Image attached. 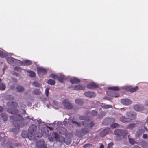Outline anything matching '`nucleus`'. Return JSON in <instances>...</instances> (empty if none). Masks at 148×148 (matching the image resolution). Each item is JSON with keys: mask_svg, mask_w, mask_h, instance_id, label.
Wrapping results in <instances>:
<instances>
[{"mask_svg": "<svg viewBox=\"0 0 148 148\" xmlns=\"http://www.w3.org/2000/svg\"><path fill=\"white\" fill-rule=\"evenodd\" d=\"M89 125L90 127H93L95 125V123L93 121H91Z\"/></svg>", "mask_w": 148, "mask_h": 148, "instance_id": "5fc2aeb1", "label": "nucleus"}, {"mask_svg": "<svg viewBox=\"0 0 148 148\" xmlns=\"http://www.w3.org/2000/svg\"><path fill=\"white\" fill-rule=\"evenodd\" d=\"M114 133L116 136L115 139L116 141H120L122 139L121 135L123 130L116 129L114 131Z\"/></svg>", "mask_w": 148, "mask_h": 148, "instance_id": "7ed1b4c3", "label": "nucleus"}, {"mask_svg": "<svg viewBox=\"0 0 148 148\" xmlns=\"http://www.w3.org/2000/svg\"><path fill=\"white\" fill-rule=\"evenodd\" d=\"M38 124L37 125H38ZM37 124H32L30 125L28 129L29 132L23 131L21 133V136L23 137L26 138L28 137L30 140L33 139L35 137V133L37 130Z\"/></svg>", "mask_w": 148, "mask_h": 148, "instance_id": "f257e3e1", "label": "nucleus"}, {"mask_svg": "<svg viewBox=\"0 0 148 148\" xmlns=\"http://www.w3.org/2000/svg\"><path fill=\"white\" fill-rule=\"evenodd\" d=\"M10 119L13 121V125L14 126L16 129H19L20 124L18 122L21 121L23 120V118L22 116L20 114H16L10 116Z\"/></svg>", "mask_w": 148, "mask_h": 148, "instance_id": "f03ea898", "label": "nucleus"}, {"mask_svg": "<svg viewBox=\"0 0 148 148\" xmlns=\"http://www.w3.org/2000/svg\"><path fill=\"white\" fill-rule=\"evenodd\" d=\"M14 70L15 71H21V68L19 67H16L14 68Z\"/></svg>", "mask_w": 148, "mask_h": 148, "instance_id": "603ef678", "label": "nucleus"}, {"mask_svg": "<svg viewBox=\"0 0 148 148\" xmlns=\"http://www.w3.org/2000/svg\"><path fill=\"white\" fill-rule=\"evenodd\" d=\"M129 140L130 143L132 145H134L135 143V141L133 138H129Z\"/></svg>", "mask_w": 148, "mask_h": 148, "instance_id": "79ce46f5", "label": "nucleus"}, {"mask_svg": "<svg viewBox=\"0 0 148 148\" xmlns=\"http://www.w3.org/2000/svg\"><path fill=\"white\" fill-rule=\"evenodd\" d=\"M135 125V124L134 123H131L129 124L128 125L127 127V129H132L134 128Z\"/></svg>", "mask_w": 148, "mask_h": 148, "instance_id": "e433bc0d", "label": "nucleus"}, {"mask_svg": "<svg viewBox=\"0 0 148 148\" xmlns=\"http://www.w3.org/2000/svg\"><path fill=\"white\" fill-rule=\"evenodd\" d=\"M75 103L79 105H82L84 103V101L81 99H77L75 100Z\"/></svg>", "mask_w": 148, "mask_h": 148, "instance_id": "4be33fe9", "label": "nucleus"}, {"mask_svg": "<svg viewBox=\"0 0 148 148\" xmlns=\"http://www.w3.org/2000/svg\"><path fill=\"white\" fill-rule=\"evenodd\" d=\"M7 111L9 113L12 114V109L10 108H8L7 109Z\"/></svg>", "mask_w": 148, "mask_h": 148, "instance_id": "6e6d98bb", "label": "nucleus"}, {"mask_svg": "<svg viewBox=\"0 0 148 148\" xmlns=\"http://www.w3.org/2000/svg\"><path fill=\"white\" fill-rule=\"evenodd\" d=\"M114 144L112 142H111L108 144L107 148H111L113 145Z\"/></svg>", "mask_w": 148, "mask_h": 148, "instance_id": "de8ad7c7", "label": "nucleus"}, {"mask_svg": "<svg viewBox=\"0 0 148 148\" xmlns=\"http://www.w3.org/2000/svg\"><path fill=\"white\" fill-rule=\"evenodd\" d=\"M115 120V119L113 118H106L103 120V122H105L106 121H108L109 122V124H110L114 122Z\"/></svg>", "mask_w": 148, "mask_h": 148, "instance_id": "aec40b11", "label": "nucleus"}, {"mask_svg": "<svg viewBox=\"0 0 148 148\" xmlns=\"http://www.w3.org/2000/svg\"><path fill=\"white\" fill-rule=\"evenodd\" d=\"M36 147L40 148H46V146L45 145V142L44 140H40L37 142L36 143Z\"/></svg>", "mask_w": 148, "mask_h": 148, "instance_id": "423d86ee", "label": "nucleus"}, {"mask_svg": "<svg viewBox=\"0 0 148 148\" xmlns=\"http://www.w3.org/2000/svg\"><path fill=\"white\" fill-rule=\"evenodd\" d=\"M62 103L64 107L66 109H72L73 108V106L69 102L66 100H64L62 102Z\"/></svg>", "mask_w": 148, "mask_h": 148, "instance_id": "39448f33", "label": "nucleus"}, {"mask_svg": "<svg viewBox=\"0 0 148 148\" xmlns=\"http://www.w3.org/2000/svg\"><path fill=\"white\" fill-rule=\"evenodd\" d=\"M102 124L103 125H109V122L108 121H106L105 122H103V120L102 122Z\"/></svg>", "mask_w": 148, "mask_h": 148, "instance_id": "3c124183", "label": "nucleus"}, {"mask_svg": "<svg viewBox=\"0 0 148 148\" xmlns=\"http://www.w3.org/2000/svg\"><path fill=\"white\" fill-rule=\"evenodd\" d=\"M123 148H130L129 147H125Z\"/></svg>", "mask_w": 148, "mask_h": 148, "instance_id": "774afa93", "label": "nucleus"}, {"mask_svg": "<svg viewBox=\"0 0 148 148\" xmlns=\"http://www.w3.org/2000/svg\"><path fill=\"white\" fill-rule=\"evenodd\" d=\"M25 64L27 66H29L32 64V62L29 60H26L25 61Z\"/></svg>", "mask_w": 148, "mask_h": 148, "instance_id": "ea45409f", "label": "nucleus"}, {"mask_svg": "<svg viewBox=\"0 0 148 148\" xmlns=\"http://www.w3.org/2000/svg\"><path fill=\"white\" fill-rule=\"evenodd\" d=\"M33 93L35 95H38L40 94L41 92L39 89H34L33 91Z\"/></svg>", "mask_w": 148, "mask_h": 148, "instance_id": "c756f323", "label": "nucleus"}, {"mask_svg": "<svg viewBox=\"0 0 148 148\" xmlns=\"http://www.w3.org/2000/svg\"><path fill=\"white\" fill-rule=\"evenodd\" d=\"M145 132L144 130L142 129H141L138 130L136 133V137H139L141 136L143 133H144Z\"/></svg>", "mask_w": 148, "mask_h": 148, "instance_id": "dca6fc26", "label": "nucleus"}, {"mask_svg": "<svg viewBox=\"0 0 148 148\" xmlns=\"http://www.w3.org/2000/svg\"><path fill=\"white\" fill-rule=\"evenodd\" d=\"M134 108L135 110L137 111H140L141 110V107L138 105L134 106Z\"/></svg>", "mask_w": 148, "mask_h": 148, "instance_id": "473e14b6", "label": "nucleus"}, {"mask_svg": "<svg viewBox=\"0 0 148 148\" xmlns=\"http://www.w3.org/2000/svg\"><path fill=\"white\" fill-rule=\"evenodd\" d=\"M57 79L58 81L61 83H63L64 80V78L62 76H58Z\"/></svg>", "mask_w": 148, "mask_h": 148, "instance_id": "bb28decb", "label": "nucleus"}, {"mask_svg": "<svg viewBox=\"0 0 148 148\" xmlns=\"http://www.w3.org/2000/svg\"><path fill=\"white\" fill-rule=\"evenodd\" d=\"M102 108L105 109H107L109 108H112V106L110 105H107L104 104L102 106Z\"/></svg>", "mask_w": 148, "mask_h": 148, "instance_id": "2f4dec72", "label": "nucleus"}, {"mask_svg": "<svg viewBox=\"0 0 148 148\" xmlns=\"http://www.w3.org/2000/svg\"><path fill=\"white\" fill-rule=\"evenodd\" d=\"M87 144H85L84 145V147L85 148V147H86L87 146Z\"/></svg>", "mask_w": 148, "mask_h": 148, "instance_id": "69168bd1", "label": "nucleus"}, {"mask_svg": "<svg viewBox=\"0 0 148 148\" xmlns=\"http://www.w3.org/2000/svg\"><path fill=\"white\" fill-rule=\"evenodd\" d=\"M107 93L108 96L114 97H117L119 96L118 93L113 91H108Z\"/></svg>", "mask_w": 148, "mask_h": 148, "instance_id": "9d476101", "label": "nucleus"}, {"mask_svg": "<svg viewBox=\"0 0 148 148\" xmlns=\"http://www.w3.org/2000/svg\"><path fill=\"white\" fill-rule=\"evenodd\" d=\"M7 105H11L12 106L14 107H16L17 106L18 104L16 102L12 101L8 102L7 103Z\"/></svg>", "mask_w": 148, "mask_h": 148, "instance_id": "393cba45", "label": "nucleus"}, {"mask_svg": "<svg viewBox=\"0 0 148 148\" xmlns=\"http://www.w3.org/2000/svg\"><path fill=\"white\" fill-rule=\"evenodd\" d=\"M19 110L17 109H14L12 110V114H16L18 113Z\"/></svg>", "mask_w": 148, "mask_h": 148, "instance_id": "37998d69", "label": "nucleus"}, {"mask_svg": "<svg viewBox=\"0 0 148 148\" xmlns=\"http://www.w3.org/2000/svg\"><path fill=\"white\" fill-rule=\"evenodd\" d=\"M47 127L48 128L49 130H53V128L52 127Z\"/></svg>", "mask_w": 148, "mask_h": 148, "instance_id": "e2e57ef3", "label": "nucleus"}, {"mask_svg": "<svg viewBox=\"0 0 148 148\" xmlns=\"http://www.w3.org/2000/svg\"><path fill=\"white\" fill-rule=\"evenodd\" d=\"M58 76L54 74H52L49 75V77L53 79H56L57 78Z\"/></svg>", "mask_w": 148, "mask_h": 148, "instance_id": "a18cd8bd", "label": "nucleus"}, {"mask_svg": "<svg viewBox=\"0 0 148 148\" xmlns=\"http://www.w3.org/2000/svg\"><path fill=\"white\" fill-rule=\"evenodd\" d=\"M71 121L73 124L77 125V126L78 127H80L81 125V124L79 122L76 121H74L73 119L71 120Z\"/></svg>", "mask_w": 148, "mask_h": 148, "instance_id": "4c0bfd02", "label": "nucleus"}, {"mask_svg": "<svg viewBox=\"0 0 148 148\" xmlns=\"http://www.w3.org/2000/svg\"><path fill=\"white\" fill-rule=\"evenodd\" d=\"M133 148H141L140 147H139V146H138L137 145H136L134 146Z\"/></svg>", "mask_w": 148, "mask_h": 148, "instance_id": "052dcab7", "label": "nucleus"}, {"mask_svg": "<svg viewBox=\"0 0 148 148\" xmlns=\"http://www.w3.org/2000/svg\"><path fill=\"white\" fill-rule=\"evenodd\" d=\"M3 109L2 107L0 106V112H2L3 110Z\"/></svg>", "mask_w": 148, "mask_h": 148, "instance_id": "680f3d73", "label": "nucleus"}, {"mask_svg": "<svg viewBox=\"0 0 148 148\" xmlns=\"http://www.w3.org/2000/svg\"><path fill=\"white\" fill-rule=\"evenodd\" d=\"M128 134V132L127 130H123V132L121 136L124 138H126Z\"/></svg>", "mask_w": 148, "mask_h": 148, "instance_id": "a878e982", "label": "nucleus"}, {"mask_svg": "<svg viewBox=\"0 0 148 148\" xmlns=\"http://www.w3.org/2000/svg\"><path fill=\"white\" fill-rule=\"evenodd\" d=\"M27 73L28 74V75L31 77H34L36 76V73L32 71L28 70L27 71Z\"/></svg>", "mask_w": 148, "mask_h": 148, "instance_id": "6ab92c4d", "label": "nucleus"}, {"mask_svg": "<svg viewBox=\"0 0 148 148\" xmlns=\"http://www.w3.org/2000/svg\"><path fill=\"white\" fill-rule=\"evenodd\" d=\"M29 117H30L29 116H27L26 119L32 120L33 121V123L34 124L37 125L39 124L41 122V120L40 119L38 120L36 119H34L33 118H30Z\"/></svg>", "mask_w": 148, "mask_h": 148, "instance_id": "9b49d317", "label": "nucleus"}, {"mask_svg": "<svg viewBox=\"0 0 148 148\" xmlns=\"http://www.w3.org/2000/svg\"><path fill=\"white\" fill-rule=\"evenodd\" d=\"M1 115L3 121H6L7 120V116L4 113H2Z\"/></svg>", "mask_w": 148, "mask_h": 148, "instance_id": "7c9ffc66", "label": "nucleus"}, {"mask_svg": "<svg viewBox=\"0 0 148 148\" xmlns=\"http://www.w3.org/2000/svg\"><path fill=\"white\" fill-rule=\"evenodd\" d=\"M146 122L148 123V117L147 119Z\"/></svg>", "mask_w": 148, "mask_h": 148, "instance_id": "338daca9", "label": "nucleus"}, {"mask_svg": "<svg viewBox=\"0 0 148 148\" xmlns=\"http://www.w3.org/2000/svg\"><path fill=\"white\" fill-rule=\"evenodd\" d=\"M80 81L79 79L75 77L71 78L70 80V82L73 84L79 83Z\"/></svg>", "mask_w": 148, "mask_h": 148, "instance_id": "f8f14e48", "label": "nucleus"}, {"mask_svg": "<svg viewBox=\"0 0 148 148\" xmlns=\"http://www.w3.org/2000/svg\"><path fill=\"white\" fill-rule=\"evenodd\" d=\"M106 114V112L104 111H101L100 112V116L102 117L104 116Z\"/></svg>", "mask_w": 148, "mask_h": 148, "instance_id": "c03bdc74", "label": "nucleus"}, {"mask_svg": "<svg viewBox=\"0 0 148 148\" xmlns=\"http://www.w3.org/2000/svg\"><path fill=\"white\" fill-rule=\"evenodd\" d=\"M47 83L50 85H54L56 83L55 80L52 79H49L47 81Z\"/></svg>", "mask_w": 148, "mask_h": 148, "instance_id": "cd10ccee", "label": "nucleus"}, {"mask_svg": "<svg viewBox=\"0 0 148 148\" xmlns=\"http://www.w3.org/2000/svg\"><path fill=\"white\" fill-rule=\"evenodd\" d=\"M16 91L19 92H22L25 90L23 87L20 85L17 86L16 88Z\"/></svg>", "mask_w": 148, "mask_h": 148, "instance_id": "412c9836", "label": "nucleus"}, {"mask_svg": "<svg viewBox=\"0 0 148 148\" xmlns=\"http://www.w3.org/2000/svg\"><path fill=\"white\" fill-rule=\"evenodd\" d=\"M120 120L123 123H127L130 121L129 118L126 117L125 116H122L120 118Z\"/></svg>", "mask_w": 148, "mask_h": 148, "instance_id": "a211bd4d", "label": "nucleus"}, {"mask_svg": "<svg viewBox=\"0 0 148 148\" xmlns=\"http://www.w3.org/2000/svg\"><path fill=\"white\" fill-rule=\"evenodd\" d=\"M126 116L129 118L130 120H132L136 118V114L133 111L127 112L126 113Z\"/></svg>", "mask_w": 148, "mask_h": 148, "instance_id": "20e7f679", "label": "nucleus"}, {"mask_svg": "<svg viewBox=\"0 0 148 148\" xmlns=\"http://www.w3.org/2000/svg\"><path fill=\"white\" fill-rule=\"evenodd\" d=\"M85 88V87L82 85H76L74 87L73 89L77 90H84Z\"/></svg>", "mask_w": 148, "mask_h": 148, "instance_id": "2eb2a0df", "label": "nucleus"}, {"mask_svg": "<svg viewBox=\"0 0 148 148\" xmlns=\"http://www.w3.org/2000/svg\"><path fill=\"white\" fill-rule=\"evenodd\" d=\"M121 102L122 104L125 105H128L131 103V100L128 99H122L121 100Z\"/></svg>", "mask_w": 148, "mask_h": 148, "instance_id": "4468645a", "label": "nucleus"}, {"mask_svg": "<svg viewBox=\"0 0 148 148\" xmlns=\"http://www.w3.org/2000/svg\"><path fill=\"white\" fill-rule=\"evenodd\" d=\"M81 132L84 134H86L87 133V131L84 128H82L81 129Z\"/></svg>", "mask_w": 148, "mask_h": 148, "instance_id": "49530a36", "label": "nucleus"}, {"mask_svg": "<svg viewBox=\"0 0 148 148\" xmlns=\"http://www.w3.org/2000/svg\"><path fill=\"white\" fill-rule=\"evenodd\" d=\"M7 60L10 64H11L14 62V58L12 57H8L7 58Z\"/></svg>", "mask_w": 148, "mask_h": 148, "instance_id": "5701e85b", "label": "nucleus"}, {"mask_svg": "<svg viewBox=\"0 0 148 148\" xmlns=\"http://www.w3.org/2000/svg\"><path fill=\"white\" fill-rule=\"evenodd\" d=\"M14 75L15 76H17V77H18L19 75L18 73H16V72H14Z\"/></svg>", "mask_w": 148, "mask_h": 148, "instance_id": "13d9d810", "label": "nucleus"}, {"mask_svg": "<svg viewBox=\"0 0 148 148\" xmlns=\"http://www.w3.org/2000/svg\"><path fill=\"white\" fill-rule=\"evenodd\" d=\"M54 135L56 140H58L60 142H62L64 141V138L61 136H59V135L58 134L54 133Z\"/></svg>", "mask_w": 148, "mask_h": 148, "instance_id": "ddd939ff", "label": "nucleus"}, {"mask_svg": "<svg viewBox=\"0 0 148 148\" xmlns=\"http://www.w3.org/2000/svg\"><path fill=\"white\" fill-rule=\"evenodd\" d=\"M91 113L92 116H95L97 115L98 112L97 111L95 110H93L91 112Z\"/></svg>", "mask_w": 148, "mask_h": 148, "instance_id": "a19ab883", "label": "nucleus"}, {"mask_svg": "<svg viewBox=\"0 0 148 148\" xmlns=\"http://www.w3.org/2000/svg\"><path fill=\"white\" fill-rule=\"evenodd\" d=\"M104 147L103 145V144H101L99 148H104Z\"/></svg>", "mask_w": 148, "mask_h": 148, "instance_id": "0e129e2a", "label": "nucleus"}, {"mask_svg": "<svg viewBox=\"0 0 148 148\" xmlns=\"http://www.w3.org/2000/svg\"><path fill=\"white\" fill-rule=\"evenodd\" d=\"M119 124L116 123H114L111 125V127L112 128H114L119 127Z\"/></svg>", "mask_w": 148, "mask_h": 148, "instance_id": "58836bf2", "label": "nucleus"}, {"mask_svg": "<svg viewBox=\"0 0 148 148\" xmlns=\"http://www.w3.org/2000/svg\"><path fill=\"white\" fill-rule=\"evenodd\" d=\"M109 128H107L104 130L101 133L100 135L101 137H104L109 132Z\"/></svg>", "mask_w": 148, "mask_h": 148, "instance_id": "f3484780", "label": "nucleus"}, {"mask_svg": "<svg viewBox=\"0 0 148 148\" xmlns=\"http://www.w3.org/2000/svg\"><path fill=\"white\" fill-rule=\"evenodd\" d=\"M61 130H62L63 131H64L65 132H66L67 131L64 128H61Z\"/></svg>", "mask_w": 148, "mask_h": 148, "instance_id": "bf43d9fd", "label": "nucleus"}, {"mask_svg": "<svg viewBox=\"0 0 148 148\" xmlns=\"http://www.w3.org/2000/svg\"><path fill=\"white\" fill-rule=\"evenodd\" d=\"M138 88V86L134 88H130L128 89V90L131 92H133L136 91Z\"/></svg>", "mask_w": 148, "mask_h": 148, "instance_id": "b1692460", "label": "nucleus"}, {"mask_svg": "<svg viewBox=\"0 0 148 148\" xmlns=\"http://www.w3.org/2000/svg\"><path fill=\"white\" fill-rule=\"evenodd\" d=\"M32 85L35 87H39L40 84L37 81H34L32 83Z\"/></svg>", "mask_w": 148, "mask_h": 148, "instance_id": "f704fd0d", "label": "nucleus"}, {"mask_svg": "<svg viewBox=\"0 0 148 148\" xmlns=\"http://www.w3.org/2000/svg\"><path fill=\"white\" fill-rule=\"evenodd\" d=\"M87 88L90 89H92L97 88L98 87V85L94 82L90 83L87 85Z\"/></svg>", "mask_w": 148, "mask_h": 148, "instance_id": "6e6552de", "label": "nucleus"}, {"mask_svg": "<svg viewBox=\"0 0 148 148\" xmlns=\"http://www.w3.org/2000/svg\"><path fill=\"white\" fill-rule=\"evenodd\" d=\"M108 89L109 90L115 91H118L119 90V88L117 87H109Z\"/></svg>", "mask_w": 148, "mask_h": 148, "instance_id": "c85d7f7f", "label": "nucleus"}, {"mask_svg": "<svg viewBox=\"0 0 148 148\" xmlns=\"http://www.w3.org/2000/svg\"><path fill=\"white\" fill-rule=\"evenodd\" d=\"M148 137V135L146 134H144L143 135V138L144 139H147Z\"/></svg>", "mask_w": 148, "mask_h": 148, "instance_id": "864d4df0", "label": "nucleus"}, {"mask_svg": "<svg viewBox=\"0 0 148 148\" xmlns=\"http://www.w3.org/2000/svg\"><path fill=\"white\" fill-rule=\"evenodd\" d=\"M37 73L39 75L41 74H46L47 71L46 69L41 67H37Z\"/></svg>", "mask_w": 148, "mask_h": 148, "instance_id": "0eeeda50", "label": "nucleus"}, {"mask_svg": "<svg viewBox=\"0 0 148 148\" xmlns=\"http://www.w3.org/2000/svg\"><path fill=\"white\" fill-rule=\"evenodd\" d=\"M49 88H47L45 89V93L46 94V96L48 97L49 95Z\"/></svg>", "mask_w": 148, "mask_h": 148, "instance_id": "8fccbe9b", "label": "nucleus"}, {"mask_svg": "<svg viewBox=\"0 0 148 148\" xmlns=\"http://www.w3.org/2000/svg\"><path fill=\"white\" fill-rule=\"evenodd\" d=\"M6 56L7 54L6 53L3 51L0 50V57L3 58L5 57Z\"/></svg>", "mask_w": 148, "mask_h": 148, "instance_id": "c9c22d12", "label": "nucleus"}, {"mask_svg": "<svg viewBox=\"0 0 148 148\" xmlns=\"http://www.w3.org/2000/svg\"><path fill=\"white\" fill-rule=\"evenodd\" d=\"M79 118L80 120H86L85 117L82 115H81L79 116Z\"/></svg>", "mask_w": 148, "mask_h": 148, "instance_id": "09e8293b", "label": "nucleus"}, {"mask_svg": "<svg viewBox=\"0 0 148 148\" xmlns=\"http://www.w3.org/2000/svg\"><path fill=\"white\" fill-rule=\"evenodd\" d=\"M84 95L89 98H92L96 96L95 93L92 92L87 91L85 92L84 94Z\"/></svg>", "mask_w": 148, "mask_h": 148, "instance_id": "1a4fd4ad", "label": "nucleus"}, {"mask_svg": "<svg viewBox=\"0 0 148 148\" xmlns=\"http://www.w3.org/2000/svg\"><path fill=\"white\" fill-rule=\"evenodd\" d=\"M6 86L5 84L3 83L0 84V90L1 91H3L5 90Z\"/></svg>", "mask_w": 148, "mask_h": 148, "instance_id": "72a5a7b5", "label": "nucleus"}, {"mask_svg": "<svg viewBox=\"0 0 148 148\" xmlns=\"http://www.w3.org/2000/svg\"><path fill=\"white\" fill-rule=\"evenodd\" d=\"M8 144L9 145V147L8 148H14L13 146L11 145V143H8Z\"/></svg>", "mask_w": 148, "mask_h": 148, "instance_id": "4d7b16f0", "label": "nucleus"}]
</instances>
